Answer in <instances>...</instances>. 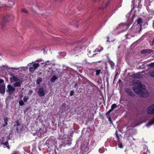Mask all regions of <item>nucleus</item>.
Instances as JSON below:
<instances>
[{
  "mask_svg": "<svg viewBox=\"0 0 154 154\" xmlns=\"http://www.w3.org/2000/svg\"><path fill=\"white\" fill-rule=\"evenodd\" d=\"M75 22V21L72 22V23H71V24H70L71 25H73V24H74L75 26H76L77 27H78L79 25H78V23L76 22L75 23V24H74Z\"/></svg>",
  "mask_w": 154,
  "mask_h": 154,
  "instance_id": "nucleus-26",
  "label": "nucleus"
},
{
  "mask_svg": "<svg viewBox=\"0 0 154 154\" xmlns=\"http://www.w3.org/2000/svg\"><path fill=\"white\" fill-rule=\"evenodd\" d=\"M19 104L20 106H23L24 105V103L22 100H20L19 101Z\"/></svg>",
  "mask_w": 154,
  "mask_h": 154,
  "instance_id": "nucleus-24",
  "label": "nucleus"
},
{
  "mask_svg": "<svg viewBox=\"0 0 154 154\" xmlns=\"http://www.w3.org/2000/svg\"><path fill=\"white\" fill-rule=\"evenodd\" d=\"M150 75L151 76L154 77V71L150 73Z\"/></svg>",
  "mask_w": 154,
  "mask_h": 154,
  "instance_id": "nucleus-33",
  "label": "nucleus"
},
{
  "mask_svg": "<svg viewBox=\"0 0 154 154\" xmlns=\"http://www.w3.org/2000/svg\"><path fill=\"white\" fill-rule=\"evenodd\" d=\"M110 64L111 66H114V63L113 62H111L110 63Z\"/></svg>",
  "mask_w": 154,
  "mask_h": 154,
  "instance_id": "nucleus-41",
  "label": "nucleus"
},
{
  "mask_svg": "<svg viewBox=\"0 0 154 154\" xmlns=\"http://www.w3.org/2000/svg\"><path fill=\"white\" fill-rule=\"evenodd\" d=\"M113 110L112 109H109L107 113V114H109L110 113V112H111Z\"/></svg>",
  "mask_w": 154,
  "mask_h": 154,
  "instance_id": "nucleus-34",
  "label": "nucleus"
},
{
  "mask_svg": "<svg viewBox=\"0 0 154 154\" xmlns=\"http://www.w3.org/2000/svg\"><path fill=\"white\" fill-rule=\"evenodd\" d=\"M95 71L96 72V75H99L100 73L101 70H95Z\"/></svg>",
  "mask_w": 154,
  "mask_h": 154,
  "instance_id": "nucleus-23",
  "label": "nucleus"
},
{
  "mask_svg": "<svg viewBox=\"0 0 154 154\" xmlns=\"http://www.w3.org/2000/svg\"><path fill=\"white\" fill-rule=\"evenodd\" d=\"M146 112L147 113L149 114H154V103L148 107Z\"/></svg>",
  "mask_w": 154,
  "mask_h": 154,
  "instance_id": "nucleus-7",
  "label": "nucleus"
},
{
  "mask_svg": "<svg viewBox=\"0 0 154 154\" xmlns=\"http://www.w3.org/2000/svg\"><path fill=\"white\" fill-rule=\"evenodd\" d=\"M28 99V97L27 96H25L23 98V100L25 102H26L27 100Z\"/></svg>",
  "mask_w": 154,
  "mask_h": 154,
  "instance_id": "nucleus-25",
  "label": "nucleus"
},
{
  "mask_svg": "<svg viewBox=\"0 0 154 154\" xmlns=\"http://www.w3.org/2000/svg\"><path fill=\"white\" fill-rule=\"evenodd\" d=\"M43 61L42 60L39 59L36 60L35 62H32L30 63L27 65L29 67V70L31 73H33L34 71L39 66V63Z\"/></svg>",
  "mask_w": 154,
  "mask_h": 154,
  "instance_id": "nucleus-3",
  "label": "nucleus"
},
{
  "mask_svg": "<svg viewBox=\"0 0 154 154\" xmlns=\"http://www.w3.org/2000/svg\"><path fill=\"white\" fill-rule=\"evenodd\" d=\"M137 125H133V126H132V127H135V126H137Z\"/></svg>",
  "mask_w": 154,
  "mask_h": 154,
  "instance_id": "nucleus-48",
  "label": "nucleus"
},
{
  "mask_svg": "<svg viewBox=\"0 0 154 154\" xmlns=\"http://www.w3.org/2000/svg\"><path fill=\"white\" fill-rule=\"evenodd\" d=\"M82 150L85 152H86L88 150V148L86 146L85 148H84V147H83L82 146L81 147Z\"/></svg>",
  "mask_w": 154,
  "mask_h": 154,
  "instance_id": "nucleus-22",
  "label": "nucleus"
},
{
  "mask_svg": "<svg viewBox=\"0 0 154 154\" xmlns=\"http://www.w3.org/2000/svg\"><path fill=\"white\" fill-rule=\"evenodd\" d=\"M121 6V4H120L119 5V7H120Z\"/></svg>",
  "mask_w": 154,
  "mask_h": 154,
  "instance_id": "nucleus-49",
  "label": "nucleus"
},
{
  "mask_svg": "<svg viewBox=\"0 0 154 154\" xmlns=\"http://www.w3.org/2000/svg\"><path fill=\"white\" fill-rule=\"evenodd\" d=\"M80 48L79 47H77L74 48V50L73 51H72L71 52L72 53V51H73V54H76L77 53L79 52L80 51Z\"/></svg>",
  "mask_w": 154,
  "mask_h": 154,
  "instance_id": "nucleus-12",
  "label": "nucleus"
},
{
  "mask_svg": "<svg viewBox=\"0 0 154 154\" xmlns=\"http://www.w3.org/2000/svg\"><path fill=\"white\" fill-rule=\"evenodd\" d=\"M147 10L149 11V14H152V10L149 9L148 8H146Z\"/></svg>",
  "mask_w": 154,
  "mask_h": 154,
  "instance_id": "nucleus-28",
  "label": "nucleus"
},
{
  "mask_svg": "<svg viewBox=\"0 0 154 154\" xmlns=\"http://www.w3.org/2000/svg\"><path fill=\"white\" fill-rule=\"evenodd\" d=\"M78 85V84L76 83L75 84L74 87H75Z\"/></svg>",
  "mask_w": 154,
  "mask_h": 154,
  "instance_id": "nucleus-45",
  "label": "nucleus"
},
{
  "mask_svg": "<svg viewBox=\"0 0 154 154\" xmlns=\"http://www.w3.org/2000/svg\"><path fill=\"white\" fill-rule=\"evenodd\" d=\"M148 66L150 67H154V63H151L148 65Z\"/></svg>",
  "mask_w": 154,
  "mask_h": 154,
  "instance_id": "nucleus-32",
  "label": "nucleus"
},
{
  "mask_svg": "<svg viewBox=\"0 0 154 154\" xmlns=\"http://www.w3.org/2000/svg\"><path fill=\"white\" fill-rule=\"evenodd\" d=\"M96 53L94 54V51L92 52V54H91V52L89 51L88 54L89 57H90L93 56L94 55H96Z\"/></svg>",
  "mask_w": 154,
  "mask_h": 154,
  "instance_id": "nucleus-18",
  "label": "nucleus"
},
{
  "mask_svg": "<svg viewBox=\"0 0 154 154\" xmlns=\"http://www.w3.org/2000/svg\"><path fill=\"white\" fill-rule=\"evenodd\" d=\"M9 17V15H8L5 16L3 18V20L5 21H7L8 20Z\"/></svg>",
  "mask_w": 154,
  "mask_h": 154,
  "instance_id": "nucleus-20",
  "label": "nucleus"
},
{
  "mask_svg": "<svg viewBox=\"0 0 154 154\" xmlns=\"http://www.w3.org/2000/svg\"><path fill=\"white\" fill-rule=\"evenodd\" d=\"M128 28V26L124 23L120 24L118 28L122 30V32L126 31Z\"/></svg>",
  "mask_w": 154,
  "mask_h": 154,
  "instance_id": "nucleus-9",
  "label": "nucleus"
},
{
  "mask_svg": "<svg viewBox=\"0 0 154 154\" xmlns=\"http://www.w3.org/2000/svg\"><path fill=\"white\" fill-rule=\"evenodd\" d=\"M145 151H146V152H148V151L147 149V147L146 146H145L144 147H143Z\"/></svg>",
  "mask_w": 154,
  "mask_h": 154,
  "instance_id": "nucleus-35",
  "label": "nucleus"
},
{
  "mask_svg": "<svg viewBox=\"0 0 154 154\" xmlns=\"http://www.w3.org/2000/svg\"><path fill=\"white\" fill-rule=\"evenodd\" d=\"M22 11L23 12H24L25 13H27V11L26 9H23Z\"/></svg>",
  "mask_w": 154,
  "mask_h": 154,
  "instance_id": "nucleus-38",
  "label": "nucleus"
},
{
  "mask_svg": "<svg viewBox=\"0 0 154 154\" xmlns=\"http://www.w3.org/2000/svg\"><path fill=\"white\" fill-rule=\"evenodd\" d=\"M42 64H45V66H47L48 65H49L50 64V62L49 61H48L47 62H45V63H44L43 61L42 63Z\"/></svg>",
  "mask_w": 154,
  "mask_h": 154,
  "instance_id": "nucleus-21",
  "label": "nucleus"
},
{
  "mask_svg": "<svg viewBox=\"0 0 154 154\" xmlns=\"http://www.w3.org/2000/svg\"><path fill=\"white\" fill-rule=\"evenodd\" d=\"M74 92L73 91H71L70 92V96H72L74 94Z\"/></svg>",
  "mask_w": 154,
  "mask_h": 154,
  "instance_id": "nucleus-37",
  "label": "nucleus"
},
{
  "mask_svg": "<svg viewBox=\"0 0 154 154\" xmlns=\"http://www.w3.org/2000/svg\"><path fill=\"white\" fill-rule=\"evenodd\" d=\"M126 91L127 93L128 94L130 95H132V92L131 91V89H127L126 90Z\"/></svg>",
  "mask_w": 154,
  "mask_h": 154,
  "instance_id": "nucleus-14",
  "label": "nucleus"
},
{
  "mask_svg": "<svg viewBox=\"0 0 154 154\" xmlns=\"http://www.w3.org/2000/svg\"><path fill=\"white\" fill-rule=\"evenodd\" d=\"M7 121L8 120L7 119H4V123L5 124V125H4V126L7 125Z\"/></svg>",
  "mask_w": 154,
  "mask_h": 154,
  "instance_id": "nucleus-31",
  "label": "nucleus"
},
{
  "mask_svg": "<svg viewBox=\"0 0 154 154\" xmlns=\"http://www.w3.org/2000/svg\"><path fill=\"white\" fill-rule=\"evenodd\" d=\"M15 88L12 85H8L7 86V92L10 95L12 94L15 91Z\"/></svg>",
  "mask_w": 154,
  "mask_h": 154,
  "instance_id": "nucleus-6",
  "label": "nucleus"
},
{
  "mask_svg": "<svg viewBox=\"0 0 154 154\" xmlns=\"http://www.w3.org/2000/svg\"><path fill=\"white\" fill-rule=\"evenodd\" d=\"M4 141H5V138H4Z\"/></svg>",
  "mask_w": 154,
  "mask_h": 154,
  "instance_id": "nucleus-54",
  "label": "nucleus"
},
{
  "mask_svg": "<svg viewBox=\"0 0 154 154\" xmlns=\"http://www.w3.org/2000/svg\"><path fill=\"white\" fill-rule=\"evenodd\" d=\"M3 67H5L7 69L11 70L15 74L20 73L22 72L23 71L27 70L28 69L27 66H22L19 68H9L7 66L4 65L2 66Z\"/></svg>",
  "mask_w": 154,
  "mask_h": 154,
  "instance_id": "nucleus-4",
  "label": "nucleus"
},
{
  "mask_svg": "<svg viewBox=\"0 0 154 154\" xmlns=\"http://www.w3.org/2000/svg\"><path fill=\"white\" fill-rule=\"evenodd\" d=\"M13 154H17L16 153H14Z\"/></svg>",
  "mask_w": 154,
  "mask_h": 154,
  "instance_id": "nucleus-51",
  "label": "nucleus"
},
{
  "mask_svg": "<svg viewBox=\"0 0 154 154\" xmlns=\"http://www.w3.org/2000/svg\"><path fill=\"white\" fill-rule=\"evenodd\" d=\"M119 147L121 148H123V146L122 144H119Z\"/></svg>",
  "mask_w": 154,
  "mask_h": 154,
  "instance_id": "nucleus-36",
  "label": "nucleus"
},
{
  "mask_svg": "<svg viewBox=\"0 0 154 154\" xmlns=\"http://www.w3.org/2000/svg\"><path fill=\"white\" fill-rule=\"evenodd\" d=\"M94 1V2H98V1L99 0H93Z\"/></svg>",
  "mask_w": 154,
  "mask_h": 154,
  "instance_id": "nucleus-46",
  "label": "nucleus"
},
{
  "mask_svg": "<svg viewBox=\"0 0 154 154\" xmlns=\"http://www.w3.org/2000/svg\"><path fill=\"white\" fill-rule=\"evenodd\" d=\"M103 48H101L100 49H99V48H97L94 51V54L97 53L96 52H100L101 51L103 50Z\"/></svg>",
  "mask_w": 154,
  "mask_h": 154,
  "instance_id": "nucleus-17",
  "label": "nucleus"
},
{
  "mask_svg": "<svg viewBox=\"0 0 154 154\" xmlns=\"http://www.w3.org/2000/svg\"><path fill=\"white\" fill-rule=\"evenodd\" d=\"M11 82H14L13 85L15 87H20L22 84L23 80L22 78L18 75H14L11 74L10 78Z\"/></svg>",
  "mask_w": 154,
  "mask_h": 154,
  "instance_id": "nucleus-2",
  "label": "nucleus"
},
{
  "mask_svg": "<svg viewBox=\"0 0 154 154\" xmlns=\"http://www.w3.org/2000/svg\"><path fill=\"white\" fill-rule=\"evenodd\" d=\"M20 125L18 124L17 125V127L16 129L17 131H18V126H19Z\"/></svg>",
  "mask_w": 154,
  "mask_h": 154,
  "instance_id": "nucleus-40",
  "label": "nucleus"
},
{
  "mask_svg": "<svg viewBox=\"0 0 154 154\" xmlns=\"http://www.w3.org/2000/svg\"><path fill=\"white\" fill-rule=\"evenodd\" d=\"M10 139V138L9 136H7L6 137V140H7L6 141L4 142L3 141L2 143L1 144H3L4 145V147H7L9 149L10 148L8 143V140Z\"/></svg>",
  "mask_w": 154,
  "mask_h": 154,
  "instance_id": "nucleus-10",
  "label": "nucleus"
},
{
  "mask_svg": "<svg viewBox=\"0 0 154 154\" xmlns=\"http://www.w3.org/2000/svg\"><path fill=\"white\" fill-rule=\"evenodd\" d=\"M5 86L4 82V80L0 79V93L1 94L4 93L5 91Z\"/></svg>",
  "mask_w": 154,
  "mask_h": 154,
  "instance_id": "nucleus-5",
  "label": "nucleus"
},
{
  "mask_svg": "<svg viewBox=\"0 0 154 154\" xmlns=\"http://www.w3.org/2000/svg\"><path fill=\"white\" fill-rule=\"evenodd\" d=\"M4 5H1L0 6V7H3V6H4Z\"/></svg>",
  "mask_w": 154,
  "mask_h": 154,
  "instance_id": "nucleus-47",
  "label": "nucleus"
},
{
  "mask_svg": "<svg viewBox=\"0 0 154 154\" xmlns=\"http://www.w3.org/2000/svg\"><path fill=\"white\" fill-rule=\"evenodd\" d=\"M107 5H106L104 8L103 7L101 8H100V9H103L104 8H105Z\"/></svg>",
  "mask_w": 154,
  "mask_h": 154,
  "instance_id": "nucleus-43",
  "label": "nucleus"
},
{
  "mask_svg": "<svg viewBox=\"0 0 154 154\" xmlns=\"http://www.w3.org/2000/svg\"><path fill=\"white\" fill-rule=\"evenodd\" d=\"M154 44V39L152 41V43L151 44V45H153Z\"/></svg>",
  "mask_w": 154,
  "mask_h": 154,
  "instance_id": "nucleus-42",
  "label": "nucleus"
},
{
  "mask_svg": "<svg viewBox=\"0 0 154 154\" xmlns=\"http://www.w3.org/2000/svg\"><path fill=\"white\" fill-rule=\"evenodd\" d=\"M2 68H3L2 66V67H0V69H2Z\"/></svg>",
  "mask_w": 154,
  "mask_h": 154,
  "instance_id": "nucleus-50",
  "label": "nucleus"
},
{
  "mask_svg": "<svg viewBox=\"0 0 154 154\" xmlns=\"http://www.w3.org/2000/svg\"><path fill=\"white\" fill-rule=\"evenodd\" d=\"M130 16V14H127V16H126V17H129V16Z\"/></svg>",
  "mask_w": 154,
  "mask_h": 154,
  "instance_id": "nucleus-44",
  "label": "nucleus"
},
{
  "mask_svg": "<svg viewBox=\"0 0 154 154\" xmlns=\"http://www.w3.org/2000/svg\"><path fill=\"white\" fill-rule=\"evenodd\" d=\"M107 39H108V40H107V41L108 42V41H109L108 40V38H107Z\"/></svg>",
  "mask_w": 154,
  "mask_h": 154,
  "instance_id": "nucleus-52",
  "label": "nucleus"
},
{
  "mask_svg": "<svg viewBox=\"0 0 154 154\" xmlns=\"http://www.w3.org/2000/svg\"><path fill=\"white\" fill-rule=\"evenodd\" d=\"M153 52V50L150 49H144L142 50L141 51V54H146L150 53Z\"/></svg>",
  "mask_w": 154,
  "mask_h": 154,
  "instance_id": "nucleus-11",
  "label": "nucleus"
},
{
  "mask_svg": "<svg viewBox=\"0 0 154 154\" xmlns=\"http://www.w3.org/2000/svg\"><path fill=\"white\" fill-rule=\"evenodd\" d=\"M42 81V78H39L37 79L36 82L37 84L40 85Z\"/></svg>",
  "mask_w": 154,
  "mask_h": 154,
  "instance_id": "nucleus-15",
  "label": "nucleus"
},
{
  "mask_svg": "<svg viewBox=\"0 0 154 154\" xmlns=\"http://www.w3.org/2000/svg\"><path fill=\"white\" fill-rule=\"evenodd\" d=\"M104 151V149L103 148H101L99 149V152L100 153H102Z\"/></svg>",
  "mask_w": 154,
  "mask_h": 154,
  "instance_id": "nucleus-27",
  "label": "nucleus"
},
{
  "mask_svg": "<svg viewBox=\"0 0 154 154\" xmlns=\"http://www.w3.org/2000/svg\"><path fill=\"white\" fill-rule=\"evenodd\" d=\"M116 137L117 138H119V135H118V134L117 133V131H116Z\"/></svg>",
  "mask_w": 154,
  "mask_h": 154,
  "instance_id": "nucleus-39",
  "label": "nucleus"
},
{
  "mask_svg": "<svg viewBox=\"0 0 154 154\" xmlns=\"http://www.w3.org/2000/svg\"><path fill=\"white\" fill-rule=\"evenodd\" d=\"M57 79V78L56 76H54L51 79V82H54Z\"/></svg>",
  "mask_w": 154,
  "mask_h": 154,
  "instance_id": "nucleus-19",
  "label": "nucleus"
},
{
  "mask_svg": "<svg viewBox=\"0 0 154 154\" xmlns=\"http://www.w3.org/2000/svg\"><path fill=\"white\" fill-rule=\"evenodd\" d=\"M60 55L61 56H62V57H64L66 55V54L65 52H63V53H60Z\"/></svg>",
  "mask_w": 154,
  "mask_h": 154,
  "instance_id": "nucleus-29",
  "label": "nucleus"
},
{
  "mask_svg": "<svg viewBox=\"0 0 154 154\" xmlns=\"http://www.w3.org/2000/svg\"><path fill=\"white\" fill-rule=\"evenodd\" d=\"M138 31H139V30H137V32H138Z\"/></svg>",
  "mask_w": 154,
  "mask_h": 154,
  "instance_id": "nucleus-53",
  "label": "nucleus"
},
{
  "mask_svg": "<svg viewBox=\"0 0 154 154\" xmlns=\"http://www.w3.org/2000/svg\"><path fill=\"white\" fill-rule=\"evenodd\" d=\"M116 105L115 104H113L112 105L111 109H112L113 110L116 107Z\"/></svg>",
  "mask_w": 154,
  "mask_h": 154,
  "instance_id": "nucleus-30",
  "label": "nucleus"
},
{
  "mask_svg": "<svg viewBox=\"0 0 154 154\" xmlns=\"http://www.w3.org/2000/svg\"><path fill=\"white\" fill-rule=\"evenodd\" d=\"M154 123V117L151 119L149 122L146 125L147 127H149L151 125Z\"/></svg>",
  "mask_w": 154,
  "mask_h": 154,
  "instance_id": "nucleus-13",
  "label": "nucleus"
},
{
  "mask_svg": "<svg viewBox=\"0 0 154 154\" xmlns=\"http://www.w3.org/2000/svg\"><path fill=\"white\" fill-rule=\"evenodd\" d=\"M142 20L140 18H139L137 20V23L140 25V27H141V25L142 23Z\"/></svg>",
  "mask_w": 154,
  "mask_h": 154,
  "instance_id": "nucleus-16",
  "label": "nucleus"
},
{
  "mask_svg": "<svg viewBox=\"0 0 154 154\" xmlns=\"http://www.w3.org/2000/svg\"><path fill=\"white\" fill-rule=\"evenodd\" d=\"M132 89L135 93L140 97H146L149 95L145 86L138 81L134 82Z\"/></svg>",
  "mask_w": 154,
  "mask_h": 154,
  "instance_id": "nucleus-1",
  "label": "nucleus"
},
{
  "mask_svg": "<svg viewBox=\"0 0 154 154\" xmlns=\"http://www.w3.org/2000/svg\"><path fill=\"white\" fill-rule=\"evenodd\" d=\"M47 92L44 91L43 88H39L37 93L40 97H42L44 96Z\"/></svg>",
  "mask_w": 154,
  "mask_h": 154,
  "instance_id": "nucleus-8",
  "label": "nucleus"
}]
</instances>
